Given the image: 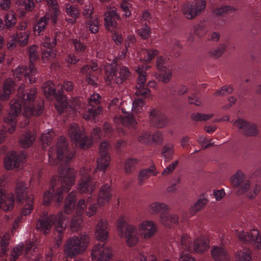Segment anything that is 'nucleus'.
Masks as SVG:
<instances>
[{
    "label": "nucleus",
    "mask_w": 261,
    "mask_h": 261,
    "mask_svg": "<svg viewBox=\"0 0 261 261\" xmlns=\"http://www.w3.org/2000/svg\"><path fill=\"white\" fill-rule=\"evenodd\" d=\"M73 156L74 153L68 149L66 139L63 137L60 138L56 145L51 147L48 152V162L50 165L61 164L59 173L63 179L61 188H59L56 193V195L58 196L57 202L59 205L63 199L62 194L69 191L74 183V171L68 165L64 164L68 163Z\"/></svg>",
    "instance_id": "1"
},
{
    "label": "nucleus",
    "mask_w": 261,
    "mask_h": 261,
    "mask_svg": "<svg viewBox=\"0 0 261 261\" xmlns=\"http://www.w3.org/2000/svg\"><path fill=\"white\" fill-rule=\"evenodd\" d=\"M76 199L75 192L70 193L65 200L64 212H60L57 215H51L47 218L38 221L36 225L37 230L45 233L54 225L55 230L59 233L63 232L66 229L68 223V217L66 215H70L75 211L76 216H82L84 213L87 203L89 202V198L86 200L84 199H80L76 206L75 202Z\"/></svg>",
    "instance_id": "2"
},
{
    "label": "nucleus",
    "mask_w": 261,
    "mask_h": 261,
    "mask_svg": "<svg viewBox=\"0 0 261 261\" xmlns=\"http://www.w3.org/2000/svg\"><path fill=\"white\" fill-rule=\"evenodd\" d=\"M24 85H21L18 89L17 97L10 102V109L4 118V121L10 126L8 129L10 133H12L15 129L16 118L23 108V115L29 118L33 116L40 115L44 109L42 105L38 106L36 110H34V100L36 97L37 91L35 88L31 89L25 93L23 92Z\"/></svg>",
    "instance_id": "3"
},
{
    "label": "nucleus",
    "mask_w": 261,
    "mask_h": 261,
    "mask_svg": "<svg viewBox=\"0 0 261 261\" xmlns=\"http://www.w3.org/2000/svg\"><path fill=\"white\" fill-rule=\"evenodd\" d=\"M137 227L128 224V220L124 216H120L117 220V231L120 238H125L126 243L129 247L137 244L141 238L148 240L153 237L158 231L156 223L151 220H144L140 222Z\"/></svg>",
    "instance_id": "4"
},
{
    "label": "nucleus",
    "mask_w": 261,
    "mask_h": 261,
    "mask_svg": "<svg viewBox=\"0 0 261 261\" xmlns=\"http://www.w3.org/2000/svg\"><path fill=\"white\" fill-rule=\"evenodd\" d=\"M89 242V238L86 234L73 236L67 241L64 247V253L66 256L73 257L79 255L86 249Z\"/></svg>",
    "instance_id": "5"
},
{
    "label": "nucleus",
    "mask_w": 261,
    "mask_h": 261,
    "mask_svg": "<svg viewBox=\"0 0 261 261\" xmlns=\"http://www.w3.org/2000/svg\"><path fill=\"white\" fill-rule=\"evenodd\" d=\"M29 54L30 60V64L29 67L25 68L23 66H18L16 68L14 72V76L20 80L22 76L26 79H28L30 84L36 82V77H34L37 73V70L34 64L33 61L38 58V55L37 53V46L35 45H31L29 48Z\"/></svg>",
    "instance_id": "6"
},
{
    "label": "nucleus",
    "mask_w": 261,
    "mask_h": 261,
    "mask_svg": "<svg viewBox=\"0 0 261 261\" xmlns=\"http://www.w3.org/2000/svg\"><path fill=\"white\" fill-rule=\"evenodd\" d=\"M42 0H36L38 3L41 2ZM49 9L46 15L41 17L37 24L34 27V32L36 34L39 35L40 33L43 31L46 25L47 20H50L53 23H56L57 17L60 14L57 5L56 0H46Z\"/></svg>",
    "instance_id": "7"
},
{
    "label": "nucleus",
    "mask_w": 261,
    "mask_h": 261,
    "mask_svg": "<svg viewBox=\"0 0 261 261\" xmlns=\"http://www.w3.org/2000/svg\"><path fill=\"white\" fill-rule=\"evenodd\" d=\"M68 134L71 140L78 144L81 148L86 149L91 144V141L85 136L83 128L76 123H72L70 125Z\"/></svg>",
    "instance_id": "8"
},
{
    "label": "nucleus",
    "mask_w": 261,
    "mask_h": 261,
    "mask_svg": "<svg viewBox=\"0 0 261 261\" xmlns=\"http://www.w3.org/2000/svg\"><path fill=\"white\" fill-rule=\"evenodd\" d=\"M105 79L108 84L114 81L117 84H120L125 80L129 75V71L127 68L122 67L117 71L110 64L106 66Z\"/></svg>",
    "instance_id": "9"
},
{
    "label": "nucleus",
    "mask_w": 261,
    "mask_h": 261,
    "mask_svg": "<svg viewBox=\"0 0 261 261\" xmlns=\"http://www.w3.org/2000/svg\"><path fill=\"white\" fill-rule=\"evenodd\" d=\"M181 246L182 249L202 252L208 248V242L206 238L204 237H201L192 242L190 241L187 236H185L181 239Z\"/></svg>",
    "instance_id": "10"
},
{
    "label": "nucleus",
    "mask_w": 261,
    "mask_h": 261,
    "mask_svg": "<svg viewBox=\"0 0 261 261\" xmlns=\"http://www.w3.org/2000/svg\"><path fill=\"white\" fill-rule=\"evenodd\" d=\"M149 68V66L143 65L141 66L138 65L136 68V71L139 74L136 93L138 96L145 98L149 97L151 95L149 89L145 87L146 81V71Z\"/></svg>",
    "instance_id": "11"
},
{
    "label": "nucleus",
    "mask_w": 261,
    "mask_h": 261,
    "mask_svg": "<svg viewBox=\"0 0 261 261\" xmlns=\"http://www.w3.org/2000/svg\"><path fill=\"white\" fill-rule=\"evenodd\" d=\"M230 181L239 195L247 193L250 188V181L241 171L238 170L231 176Z\"/></svg>",
    "instance_id": "12"
},
{
    "label": "nucleus",
    "mask_w": 261,
    "mask_h": 261,
    "mask_svg": "<svg viewBox=\"0 0 261 261\" xmlns=\"http://www.w3.org/2000/svg\"><path fill=\"white\" fill-rule=\"evenodd\" d=\"M206 6L205 0H196L195 2H188L182 7V12L188 19H193L202 13Z\"/></svg>",
    "instance_id": "13"
},
{
    "label": "nucleus",
    "mask_w": 261,
    "mask_h": 261,
    "mask_svg": "<svg viewBox=\"0 0 261 261\" xmlns=\"http://www.w3.org/2000/svg\"><path fill=\"white\" fill-rule=\"evenodd\" d=\"M80 179L77 189L81 193L91 194L95 189V184L92 181L89 169L83 167L80 171Z\"/></svg>",
    "instance_id": "14"
},
{
    "label": "nucleus",
    "mask_w": 261,
    "mask_h": 261,
    "mask_svg": "<svg viewBox=\"0 0 261 261\" xmlns=\"http://www.w3.org/2000/svg\"><path fill=\"white\" fill-rule=\"evenodd\" d=\"M91 255L93 261H111L113 251L109 246L97 244L93 247Z\"/></svg>",
    "instance_id": "15"
},
{
    "label": "nucleus",
    "mask_w": 261,
    "mask_h": 261,
    "mask_svg": "<svg viewBox=\"0 0 261 261\" xmlns=\"http://www.w3.org/2000/svg\"><path fill=\"white\" fill-rule=\"evenodd\" d=\"M236 234L241 241H250L255 249H261V236L257 229H253L249 232L241 230L237 231Z\"/></svg>",
    "instance_id": "16"
},
{
    "label": "nucleus",
    "mask_w": 261,
    "mask_h": 261,
    "mask_svg": "<svg viewBox=\"0 0 261 261\" xmlns=\"http://www.w3.org/2000/svg\"><path fill=\"white\" fill-rule=\"evenodd\" d=\"M14 201L12 192L3 189H0V208L6 212L11 211L14 207Z\"/></svg>",
    "instance_id": "17"
},
{
    "label": "nucleus",
    "mask_w": 261,
    "mask_h": 261,
    "mask_svg": "<svg viewBox=\"0 0 261 261\" xmlns=\"http://www.w3.org/2000/svg\"><path fill=\"white\" fill-rule=\"evenodd\" d=\"M22 156L18 155L15 152L8 153L5 157L4 165L7 170H13L19 167L22 162Z\"/></svg>",
    "instance_id": "18"
},
{
    "label": "nucleus",
    "mask_w": 261,
    "mask_h": 261,
    "mask_svg": "<svg viewBox=\"0 0 261 261\" xmlns=\"http://www.w3.org/2000/svg\"><path fill=\"white\" fill-rule=\"evenodd\" d=\"M95 236L99 241H105L109 237V226L107 220L100 219L97 224Z\"/></svg>",
    "instance_id": "19"
},
{
    "label": "nucleus",
    "mask_w": 261,
    "mask_h": 261,
    "mask_svg": "<svg viewBox=\"0 0 261 261\" xmlns=\"http://www.w3.org/2000/svg\"><path fill=\"white\" fill-rule=\"evenodd\" d=\"M104 18L105 27L107 30H110L116 27L117 20L120 18V16L113 7L108 9L104 14Z\"/></svg>",
    "instance_id": "20"
},
{
    "label": "nucleus",
    "mask_w": 261,
    "mask_h": 261,
    "mask_svg": "<svg viewBox=\"0 0 261 261\" xmlns=\"http://www.w3.org/2000/svg\"><path fill=\"white\" fill-rule=\"evenodd\" d=\"M211 254L216 261H229L230 256L227 251L221 246H215L211 250Z\"/></svg>",
    "instance_id": "21"
},
{
    "label": "nucleus",
    "mask_w": 261,
    "mask_h": 261,
    "mask_svg": "<svg viewBox=\"0 0 261 261\" xmlns=\"http://www.w3.org/2000/svg\"><path fill=\"white\" fill-rule=\"evenodd\" d=\"M150 118L153 124L159 128H162L167 124V118L160 112L153 110L150 113Z\"/></svg>",
    "instance_id": "22"
},
{
    "label": "nucleus",
    "mask_w": 261,
    "mask_h": 261,
    "mask_svg": "<svg viewBox=\"0 0 261 261\" xmlns=\"http://www.w3.org/2000/svg\"><path fill=\"white\" fill-rule=\"evenodd\" d=\"M15 192L17 198L19 201L28 199V197H33L32 195L28 194L27 187L22 180H19L17 182Z\"/></svg>",
    "instance_id": "23"
},
{
    "label": "nucleus",
    "mask_w": 261,
    "mask_h": 261,
    "mask_svg": "<svg viewBox=\"0 0 261 261\" xmlns=\"http://www.w3.org/2000/svg\"><path fill=\"white\" fill-rule=\"evenodd\" d=\"M111 197V192L110 187L108 185L102 186L100 190L97 199L99 206H102L107 203Z\"/></svg>",
    "instance_id": "24"
},
{
    "label": "nucleus",
    "mask_w": 261,
    "mask_h": 261,
    "mask_svg": "<svg viewBox=\"0 0 261 261\" xmlns=\"http://www.w3.org/2000/svg\"><path fill=\"white\" fill-rule=\"evenodd\" d=\"M14 82L11 79H7L3 85V90L0 92V99L3 100L7 99L14 88Z\"/></svg>",
    "instance_id": "25"
},
{
    "label": "nucleus",
    "mask_w": 261,
    "mask_h": 261,
    "mask_svg": "<svg viewBox=\"0 0 261 261\" xmlns=\"http://www.w3.org/2000/svg\"><path fill=\"white\" fill-rule=\"evenodd\" d=\"M168 206L164 203L153 202L148 204L147 207V212L151 215L158 214L161 210H167Z\"/></svg>",
    "instance_id": "26"
},
{
    "label": "nucleus",
    "mask_w": 261,
    "mask_h": 261,
    "mask_svg": "<svg viewBox=\"0 0 261 261\" xmlns=\"http://www.w3.org/2000/svg\"><path fill=\"white\" fill-rule=\"evenodd\" d=\"M35 139L34 134L31 132H28L20 137L19 143L22 148H28L33 144Z\"/></svg>",
    "instance_id": "27"
},
{
    "label": "nucleus",
    "mask_w": 261,
    "mask_h": 261,
    "mask_svg": "<svg viewBox=\"0 0 261 261\" xmlns=\"http://www.w3.org/2000/svg\"><path fill=\"white\" fill-rule=\"evenodd\" d=\"M178 218L175 214H162L160 216L161 223L166 227H169L171 224L178 222Z\"/></svg>",
    "instance_id": "28"
},
{
    "label": "nucleus",
    "mask_w": 261,
    "mask_h": 261,
    "mask_svg": "<svg viewBox=\"0 0 261 261\" xmlns=\"http://www.w3.org/2000/svg\"><path fill=\"white\" fill-rule=\"evenodd\" d=\"M65 11L67 15L71 17V18L66 19V21L69 23H74L76 18L78 17L80 14L78 9L73 6L67 4L66 5Z\"/></svg>",
    "instance_id": "29"
},
{
    "label": "nucleus",
    "mask_w": 261,
    "mask_h": 261,
    "mask_svg": "<svg viewBox=\"0 0 261 261\" xmlns=\"http://www.w3.org/2000/svg\"><path fill=\"white\" fill-rule=\"evenodd\" d=\"M122 112L123 113L124 116L118 118V121L122 123L123 125H127L129 126H134L137 123L136 120L129 114L127 113L124 110V108L121 109Z\"/></svg>",
    "instance_id": "30"
},
{
    "label": "nucleus",
    "mask_w": 261,
    "mask_h": 261,
    "mask_svg": "<svg viewBox=\"0 0 261 261\" xmlns=\"http://www.w3.org/2000/svg\"><path fill=\"white\" fill-rule=\"evenodd\" d=\"M62 88V86L58 85L55 86L54 83L50 81H48L44 84L42 86V89L45 95L47 97L55 94L56 90L59 91L60 89Z\"/></svg>",
    "instance_id": "31"
},
{
    "label": "nucleus",
    "mask_w": 261,
    "mask_h": 261,
    "mask_svg": "<svg viewBox=\"0 0 261 261\" xmlns=\"http://www.w3.org/2000/svg\"><path fill=\"white\" fill-rule=\"evenodd\" d=\"M110 164V157L109 154H99L97 160V167L100 170H105Z\"/></svg>",
    "instance_id": "32"
},
{
    "label": "nucleus",
    "mask_w": 261,
    "mask_h": 261,
    "mask_svg": "<svg viewBox=\"0 0 261 261\" xmlns=\"http://www.w3.org/2000/svg\"><path fill=\"white\" fill-rule=\"evenodd\" d=\"M33 197H28V199L21 200L20 202L24 204L21 209L20 214L22 216H27L31 214L33 208Z\"/></svg>",
    "instance_id": "33"
},
{
    "label": "nucleus",
    "mask_w": 261,
    "mask_h": 261,
    "mask_svg": "<svg viewBox=\"0 0 261 261\" xmlns=\"http://www.w3.org/2000/svg\"><path fill=\"white\" fill-rule=\"evenodd\" d=\"M234 256L236 261H253L251 251L248 249L239 250Z\"/></svg>",
    "instance_id": "34"
},
{
    "label": "nucleus",
    "mask_w": 261,
    "mask_h": 261,
    "mask_svg": "<svg viewBox=\"0 0 261 261\" xmlns=\"http://www.w3.org/2000/svg\"><path fill=\"white\" fill-rule=\"evenodd\" d=\"M54 192V179H52L49 189L45 191L43 195V204L44 205L48 206L52 202L53 200V193Z\"/></svg>",
    "instance_id": "35"
},
{
    "label": "nucleus",
    "mask_w": 261,
    "mask_h": 261,
    "mask_svg": "<svg viewBox=\"0 0 261 261\" xmlns=\"http://www.w3.org/2000/svg\"><path fill=\"white\" fill-rule=\"evenodd\" d=\"M156 174L155 167L151 166L148 169L142 170L139 174L138 179L140 182H142L145 179Z\"/></svg>",
    "instance_id": "36"
},
{
    "label": "nucleus",
    "mask_w": 261,
    "mask_h": 261,
    "mask_svg": "<svg viewBox=\"0 0 261 261\" xmlns=\"http://www.w3.org/2000/svg\"><path fill=\"white\" fill-rule=\"evenodd\" d=\"M67 98L65 96L62 95L57 97V102L55 103V107L58 112L61 113L64 109H70L72 108V106L67 107Z\"/></svg>",
    "instance_id": "37"
},
{
    "label": "nucleus",
    "mask_w": 261,
    "mask_h": 261,
    "mask_svg": "<svg viewBox=\"0 0 261 261\" xmlns=\"http://www.w3.org/2000/svg\"><path fill=\"white\" fill-rule=\"evenodd\" d=\"M86 25L88 28L92 33H97L99 30V21L96 16L89 18L88 20L86 23Z\"/></svg>",
    "instance_id": "38"
},
{
    "label": "nucleus",
    "mask_w": 261,
    "mask_h": 261,
    "mask_svg": "<svg viewBox=\"0 0 261 261\" xmlns=\"http://www.w3.org/2000/svg\"><path fill=\"white\" fill-rule=\"evenodd\" d=\"M174 145L168 143L164 145L162 151V156L166 160H170L174 154Z\"/></svg>",
    "instance_id": "39"
},
{
    "label": "nucleus",
    "mask_w": 261,
    "mask_h": 261,
    "mask_svg": "<svg viewBox=\"0 0 261 261\" xmlns=\"http://www.w3.org/2000/svg\"><path fill=\"white\" fill-rule=\"evenodd\" d=\"M5 25L7 28L13 27L16 22V17L13 11H9L5 17Z\"/></svg>",
    "instance_id": "40"
},
{
    "label": "nucleus",
    "mask_w": 261,
    "mask_h": 261,
    "mask_svg": "<svg viewBox=\"0 0 261 261\" xmlns=\"http://www.w3.org/2000/svg\"><path fill=\"white\" fill-rule=\"evenodd\" d=\"M132 111L134 113L138 114L143 112L144 110V103L140 98H137L132 103Z\"/></svg>",
    "instance_id": "41"
},
{
    "label": "nucleus",
    "mask_w": 261,
    "mask_h": 261,
    "mask_svg": "<svg viewBox=\"0 0 261 261\" xmlns=\"http://www.w3.org/2000/svg\"><path fill=\"white\" fill-rule=\"evenodd\" d=\"M81 72L82 74H87L86 80L89 84L94 85L96 83V79L91 74L90 69L88 66H84L81 69Z\"/></svg>",
    "instance_id": "42"
},
{
    "label": "nucleus",
    "mask_w": 261,
    "mask_h": 261,
    "mask_svg": "<svg viewBox=\"0 0 261 261\" xmlns=\"http://www.w3.org/2000/svg\"><path fill=\"white\" fill-rule=\"evenodd\" d=\"M249 123L243 119L239 118L234 121L233 126L239 129L241 133L244 134Z\"/></svg>",
    "instance_id": "43"
},
{
    "label": "nucleus",
    "mask_w": 261,
    "mask_h": 261,
    "mask_svg": "<svg viewBox=\"0 0 261 261\" xmlns=\"http://www.w3.org/2000/svg\"><path fill=\"white\" fill-rule=\"evenodd\" d=\"M259 133L257 124L254 123H249L244 135L248 136H255Z\"/></svg>",
    "instance_id": "44"
},
{
    "label": "nucleus",
    "mask_w": 261,
    "mask_h": 261,
    "mask_svg": "<svg viewBox=\"0 0 261 261\" xmlns=\"http://www.w3.org/2000/svg\"><path fill=\"white\" fill-rule=\"evenodd\" d=\"M207 202V198L204 195L200 196L197 201L195 203L193 208L195 212L201 210L206 205Z\"/></svg>",
    "instance_id": "45"
},
{
    "label": "nucleus",
    "mask_w": 261,
    "mask_h": 261,
    "mask_svg": "<svg viewBox=\"0 0 261 261\" xmlns=\"http://www.w3.org/2000/svg\"><path fill=\"white\" fill-rule=\"evenodd\" d=\"M18 34L17 37L18 42L21 46L26 45L29 42L30 33L29 32H23Z\"/></svg>",
    "instance_id": "46"
},
{
    "label": "nucleus",
    "mask_w": 261,
    "mask_h": 261,
    "mask_svg": "<svg viewBox=\"0 0 261 261\" xmlns=\"http://www.w3.org/2000/svg\"><path fill=\"white\" fill-rule=\"evenodd\" d=\"M82 222V216H76L74 214L70 222V227L73 231H77Z\"/></svg>",
    "instance_id": "47"
},
{
    "label": "nucleus",
    "mask_w": 261,
    "mask_h": 261,
    "mask_svg": "<svg viewBox=\"0 0 261 261\" xmlns=\"http://www.w3.org/2000/svg\"><path fill=\"white\" fill-rule=\"evenodd\" d=\"M53 132L51 130L48 131L46 133H43L41 138V142L42 148H46V146L51 142L53 136Z\"/></svg>",
    "instance_id": "48"
},
{
    "label": "nucleus",
    "mask_w": 261,
    "mask_h": 261,
    "mask_svg": "<svg viewBox=\"0 0 261 261\" xmlns=\"http://www.w3.org/2000/svg\"><path fill=\"white\" fill-rule=\"evenodd\" d=\"M23 245L22 243L19 244L14 247L11 253L10 259L15 261L18 258V256L21 254Z\"/></svg>",
    "instance_id": "49"
},
{
    "label": "nucleus",
    "mask_w": 261,
    "mask_h": 261,
    "mask_svg": "<svg viewBox=\"0 0 261 261\" xmlns=\"http://www.w3.org/2000/svg\"><path fill=\"white\" fill-rule=\"evenodd\" d=\"M212 114H203V113H195L193 114L191 118L195 121H206L211 119L213 117Z\"/></svg>",
    "instance_id": "50"
},
{
    "label": "nucleus",
    "mask_w": 261,
    "mask_h": 261,
    "mask_svg": "<svg viewBox=\"0 0 261 261\" xmlns=\"http://www.w3.org/2000/svg\"><path fill=\"white\" fill-rule=\"evenodd\" d=\"M10 234L8 233H5L2 237L0 236V245L2 247V253L5 254L6 252L5 247H7L9 243Z\"/></svg>",
    "instance_id": "51"
},
{
    "label": "nucleus",
    "mask_w": 261,
    "mask_h": 261,
    "mask_svg": "<svg viewBox=\"0 0 261 261\" xmlns=\"http://www.w3.org/2000/svg\"><path fill=\"white\" fill-rule=\"evenodd\" d=\"M56 56V53L55 50L51 49L44 51L42 53V59L44 62H47L51 61Z\"/></svg>",
    "instance_id": "52"
},
{
    "label": "nucleus",
    "mask_w": 261,
    "mask_h": 261,
    "mask_svg": "<svg viewBox=\"0 0 261 261\" xmlns=\"http://www.w3.org/2000/svg\"><path fill=\"white\" fill-rule=\"evenodd\" d=\"M137 163V160L135 159H129L126 160L124 164V169L126 173L131 172L136 165Z\"/></svg>",
    "instance_id": "53"
},
{
    "label": "nucleus",
    "mask_w": 261,
    "mask_h": 261,
    "mask_svg": "<svg viewBox=\"0 0 261 261\" xmlns=\"http://www.w3.org/2000/svg\"><path fill=\"white\" fill-rule=\"evenodd\" d=\"M152 136L150 132L146 131L142 133L138 137V141L142 143H147L152 141Z\"/></svg>",
    "instance_id": "54"
},
{
    "label": "nucleus",
    "mask_w": 261,
    "mask_h": 261,
    "mask_svg": "<svg viewBox=\"0 0 261 261\" xmlns=\"http://www.w3.org/2000/svg\"><path fill=\"white\" fill-rule=\"evenodd\" d=\"M17 37H18V34L15 33L10 36V39L8 41L7 48L10 50L14 49L18 42Z\"/></svg>",
    "instance_id": "55"
},
{
    "label": "nucleus",
    "mask_w": 261,
    "mask_h": 261,
    "mask_svg": "<svg viewBox=\"0 0 261 261\" xmlns=\"http://www.w3.org/2000/svg\"><path fill=\"white\" fill-rule=\"evenodd\" d=\"M232 91L233 88L232 87L230 86H226L223 87L220 90L216 92L215 93V95L217 96H223L230 93Z\"/></svg>",
    "instance_id": "56"
},
{
    "label": "nucleus",
    "mask_w": 261,
    "mask_h": 261,
    "mask_svg": "<svg viewBox=\"0 0 261 261\" xmlns=\"http://www.w3.org/2000/svg\"><path fill=\"white\" fill-rule=\"evenodd\" d=\"M150 34V31L149 27L147 25L143 26L140 30H138L139 35L143 39L148 38Z\"/></svg>",
    "instance_id": "57"
},
{
    "label": "nucleus",
    "mask_w": 261,
    "mask_h": 261,
    "mask_svg": "<svg viewBox=\"0 0 261 261\" xmlns=\"http://www.w3.org/2000/svg\"><path fill=\"white\" fill-rule=\"evenodd\" d=\"M42 45L44 47L48 48H52L56 45V41L55 38H50L45 37L42 42Z\"/></svg>",
    "instance_id": "58"
},
{
    "label": "nucleus",
    "mask_w": 261,
    "mask_h": 261,
    "mask_svg": "<svg viewBox=\"0 0 261 261\" xmlns=\"http://www.w3.org/2000/svg\"><path fill=\"white\" fill-rule=\"evenodd\" d=\"M93 10V7L92 5L90 2L86 3L84 8L83 14L84 16L87 18L91 17V16L92 14Z\"/></svg>",
    "instance_id": "59"
},
{
    "label": "nucleus",
    "mask_w": 261,
    "mask_h": 261,
    "mask_svg": "<svg viewBox=\"0 0 261 261\" xmlns=\"http://www.w3.org/2000/svg\"><path fill=\"white\" fill-rule=\"evenodd\" d=\"M259 191L260 187L255 185L252 188L250 187V189L247 192V195L249 198L252 199L256 196Z\"/></svg>",
    "instance_id": "60"
},
{
    "label": "nucleus",
    "mask_w": 261,
    "mask_h": 261,
    "mask_svg": "<svg viewBox=\"0 0 261 261\" xmlns=\"http://www.w3.org/2000/svg\"><path fill=\"white\" fill-rule=\"evenodd\" d=\"M165 72L160 74V79L164 83L168 82L172 76V72L170 69H165Z\"/></svg>",
    "instance_id": "61"
},
{
    "label": "nucleus",
    "mask_w": 261,
    "mask_h": 261,
    "mask_svg": "<svg viewBox=\"0 0 261 261\" xmlns=\"http://www.w3.org/2000/svg\"><path fill=\"white\" fill-rule=\"evenodd\" d=\"M101 97L97 93H93L89 98V104L92 107L94 105H98L100 102Z\"/></svg>",
    "instance_id": "62"
},
{
    "label": "nucleus",
    "mask_w": 261,
    "mask_h": 261,
    "mask_svg": "<svg viewBox=\"0 0 261 261\" xmlns=\"http://www.w3.org/2000/svg\"><path fill=\"white\" fill-rule=\"evenodd\" d=\"M198 142L200 144L202 147L204 149L213 145L211 140L203 136L199 137Z\"/></svg>",
    "instance_id": "63"
},
{
    "label": "nucleus",
    "mask_w": 261,
    "mask_h": 261,
    "mask_svg": "<svg viewBox=\"0 0 261 261\" xmlns=\"http://www.w3.org/2000/svg\"><path fill=\"white\" fill-rule=\"evenodd\" d=\"M178 260L179 261H196L194 257L184 251L180 254Z\"/></svg>",
    "instance_id": "64"
}]
</instances>
